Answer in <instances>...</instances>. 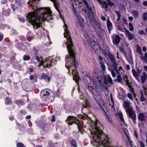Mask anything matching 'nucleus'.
I'll use <instances>...</instances> for the list:
<instances>
[{"mask_svg":"<svg viewBox=\"0 0 147 147\" xmlns=\"http://www.w3.org/2000/svg\"><path fill=\"white\" fill-rule=\"evenodd\" d=\"M89 137L91 138V143L93 146H98L99 145L104 147H107L110 143V138L98 127L96 122L94 127L89 130Z\"/></svg>","mask_w":147,"mask_h":147,"instance_id":"obj_3","label":"nucleus"},{"mask_svg":"<svg viewBox=\"0 0 147 147\" xmlns=\"http://www.w3.org/2000/svg\"><path fill=\"white\" fill-rule=\"evenodd\" d=\"M131 14L135 19H137L138 17L139 13L137 11H133L131 12Z\"/></svg>","mask_w":147,"mask_h":147,"instance_id":"obj_27","label":"nucleus"},{"mask_svg":"<svg viewBox=\"0 0 147 147\" xmlns=\"http://www.w3.org/2000/svg\"><path fill=\"white\" fill-rule=\"evenodd\" d=\"M107 26L109 31L110 32L113 28L112 23L110 22L109 19H107Z\"/></svg>","mask_w":147,"mask_h":147,"instance_id":"obj_19","label":"nucleus"},{"mask_svg":"<svg viewBox=\"0 0 147 147\" xmlns=\"http://www.w3.org/2000/svg\"><path fill=\"white\" fill-rule=\"evenodd\" d=\"M117 28L118 30H119L122 32H124L125 33L126 31L127 30L126 28H120L119 26H117Z\"/></svg>","mask_w":147,"mask_h":147,"instance_id":"obj_31","label":"nucleus"},{"mask_svg":"<svg viewBox=\"0 0 147 147\" xmlns=\"http://www.w3.org/2000/svg\"><path fill=\"white\" fill-rule=\"evenodd\" d=\"M102 53L104 54L106 57H107V55L109 56V54H110L109 52L107 51L106 52L105 51H103Z\"/></svg>","mask_w":147,"mask_h":147,"instance_id":"obj_43","label":"nucleus"},{"mask_svg":"<svg viewBox=\"0 0 147 147\" xmlns=\"http://www.w3.org/2000/svg\"><path fill=\"white\" fill-rule=\"evenodd\" d=\"M105 117L107 121L108 122L110 123H111V119H110V118L106 114Z\"/></svg>","mask_w":147,"mask_h":147,"instance_id":"obj_38","label":"nucleus"},{"mask_svg":"<svg viewBox=\"0 0 147 147\" xmlns=\"http://www.w3.org/2000/svg\"><path fill=\"white\" fill-rule=\"evenodd\" d=\"M51 121L53 122H54L55 121V115H53L52 116V118L51 119Z\"/></svg>","mask_w":147,"mask_h":147,"instance_id":"obj_48","label":"nucleus"},{"mask_svg":"<svg viewBox=\"0 0 147 147\" xmlns=\"http://www.w3.org/2000/svg\"><path fill=\"white\" fill-rule=\"evenodd\" d=\"M134 135L137 138H138V134L135 131H134Z\"/></svg>","mask_w":147,"mask_h":147,"instance_id":"obj_52","label":"nucleus"},{"mask_svg":"<svg viewBox=\"0 0 147 147\" xmlns=\"http://www.w3.org/2000/svg\"><path fill=\"white\" fill-rule=\"evenodd\" d=\"M123 77V79L126 82L127 84H129V80L128 79V77L127 76L124 74L123 75H122Z\"/></svg>","mask_w":147,"mask_h":147,"instance_id":"obj_29","label":"nucleus"},{"mask_svg":"<svg viewBox=\"0 0 147 147\" xmlns=\"http://www.w3.org/2000/svg\"><path fill=\"white\" fill-rule=\"evenodd\" d=\"M146 117L144 113H140L138 115V118L141 121H144Z\"/></svg>","mask_w":147,"mask_h":147,"instance_id":"obj_20","label":"nucleus"},{"mask_svg":"<svg viewBox=\"0 0 147 147\" xmlns=\"http://www.w3.org/2000/svg\"><path fill=\"white\" fill-rule=\"evenodd\" d=\"M123 21L125 24H127V20L126 19H125L124 18H123Z\"/></svg>","mask_w":147,"mask_h":147,"instance_id":"obj_53","label":"nucleus"},{"mask_svg":"<svg viewBox=\"0 0 147 147\" xmlns=\"http://www.w3.org/2000/svg\"><path fill=\"white\" fill-rule=\"evenodd\" d=\"M118 67V65L116 64V65L114 66H112L111 68L113 69L116 72L117 75V78L119 82H121L122 80V78L121 75H123L124 74V71L122 67L121 66L119 67L118 69H117Z\"/></svg>","mask_w":147,"mask_h":147,"instance_id":"obj_6","label":"nucleus"},{"mask_svg":"<svg viewBox=\"0 0 147 147\" xmlns=\"http://www.w3.org/2000/svg\"><path fill=\"white\" fill-rule=\"evenodd\" d=\"M93 94V97L94 99L97 102V95H98V96L99 98H100V91L98 92L97 89L95 90V91L94 92Z\"/></svg>","mask_w":147,"mask_h":147,"instance_id":"obj_17","label":"nucleus"},{"mask_svg":"<svg viewBox=\"0 0 147 147\" xmlns=\"http://www.w3.org/2000/svg\"><path fill=\"white\" fill-rule=\"evenodd\" d=\"M128 19L131 22L133 19L132 17L129 16L128 18Z\"/></svg>","mask_w":147,"mask_h":147,"instance_id":"obj_55","label":"nucleus"},{"mask_svg":"<svg viewBox=\"0 0 147 147\" xmlns=\"http://www.w3.org/2000/svg\"><path fill=\"white\" fill-rule=\"evenodd\" d=\"M84 35L86 39V41L89 45H90L94 49V47H95V42L94 40V37L93 35L90 34L89 35L86 32H84Z\"/></svg>","mask_w":147,"mask_h":147,"instance_id":"obj_7","label":"nucleus"},{"mask_svg":"<svg viewBox=\"0 0 147 147\" xmlns=\"http://www.w3.org/2000/svg\"><path fill=\"white\" fill-rule=\"evenodd\" d=\"M34 12L28 13L27 18L29 22L37 29L42 25L41 21H48L52 20V12L50 9L47 8L40 9L36 7Z\"/></svg>","mask_w":147,"mask_h":147,"instance_id":"obj_2","label":"nucleus"},{"mask_svg":"<svg viewBox=\"0 0 147 147\" xmlns=\"http://www.w3.org/2000/svg\"><path fill=\"white\" fill-rule=\"evenodd\" d=\"M41 78L42 79H44L46 81H47L49 82H50L51 77L44 73H42L41 76Z\"/></svg>","mask_w":147,"mask_h":147,"instance_id":"obj_22","label":"nucleus"},{"mask_svg":"<svg viewBox=\"0 0 147 147\" xmlns=\"http://www.w3.org/2000/svg\"><path fill=\"white\" fill-rule=\"evenodd\" d=\"M3 38V36L2 35H0V41H1Z\"/></svg>","mask_w":147,"mask_h":147,"instance_id":"obj_58","label":"nucleus"},{"mask_svg":"<svg viewBox=\"0 0 147 147\" xmlns=\"http://www.w3.org/2000/svg\"><path fill=\"white\" fill-rule=\"evenodd\" d=\"M119 115L120 120V123L121 126L123 128V130L125 129H126L127 127V125L125 124L123 117V115L121 112H119Z\"/></svg>","mask_w":147,"mask_h":147,"instance_id":"obj_11","label":"nucleus"},{"mask_svg":"<svg viewBox=\"0 0 147 147\" xmlns=\"http://www.w3.org/2000/svg\"><path fill=\"white\" fill-rule=\"evenodd\" d=\"M127 96L128 97L130 100H132L133 98H132V95L131 94L129 93H128L127 94Z\"/></svg>","mask_w":147,"mask_h":147,"instance_id":"obj_44","label":"nucleus"},{"mask_svg":"<svg viewBox=\"0 0 147 147\" xmlns=\"http://www.w3.org/2000/svg\"><path fill=\"white\" fill-rule=\"evenodd\" d=\"M119 49L120 51L123 53H125V51L124 49L122 47H120Z\"/></svg>","mask_w":147,"mask_h":147,"instance_id":"obj_49","label":"nucleus"},{"mask_svg":"<svg viewBox=\"0 0 147 147\" xmlns=\"http://www.w3.org/2000/svg\"><path fill=\"white\" fill-rule=\"evenodd\" d=\"M23 60L24 61L29 60L30 59V57L29 56L27 55H24L23 56Z\"/></svg>","mask_w":147,"mask_h":147,"instance_id":"obj_34","label":"nucleus"},{"mask_svg":"<svg viewBox=\"0 0 147 147\" xmlns=\"http://www.w3.org/2000/svg\"><path fill=\"white\" fill-rule=\"evenodd\" d=\"M81 117L82 119H86L88 117V115H85L84 116H82Z\"/></svg>","mask_w":147,"mask_h":147,"instance_id":"obj_51","label":"nucleus"},{"mask_svg":"<svg viewBox=\"0 0 147 147\" xmlns=\"http://www.w3.org/2000/svg\"><path fill=\"white\" fill-rule=\"evenodd\" d=\"M120 40L119 36L117 35H115L113 38V42L115 44H118Z\"/></svg>","mask_w":147,"mask_h":147,"instance_id":"obj_18","label":"nucleus"},{"mask_svg":"<svg viewBox=\"0 0 147 147\" xmlns=\"http://www.w3.org/2000/svg\"><path fill=\"white\" fill-rule=\"evenodd\" d=\"M111 74L113 78H115L116 76L115 73L113 69L111 71Z\"/></svg>","mask_w":147,"mask_h":147,"instance_id":"obj_45","label":"nucleus"},{"mask_svg":"<svg viewBox=\"0 0 147 147\" xmlns=\"http://www.w3.org/2000/svg\"><path fill=\"white\" fill-rule=\"evenodd\" d=\"M140 147H145L144 143L141 142H139Z\"/></svg>","mask_w":147,"mask_h":147,"instance_id":"obj_47","label":"nucleus"},{"mask_svg":"<svg viewBox=\"0 0 147 147\" xmlns=\"http://www.w3.org/2000/svg\"><path fill=\"white\" fill-rule=\"evenodd\" d=\"M19 20L23 22H24V18H20L19 19Z\"/></svg>","mask_w":147,"mask_h":147,"instance_id":"obj_59","label":"nucleus"},{"mask_svg":"<svg viewBox=\"0 0 147 147\" xmlns=\"http://www.w3.org/2000/svg\"><path fill=\"white\" fill-rule=\"evenodd\" d=\"M126 67L128 70H129L130 69V67L129 65H127Z\"/></svg>","mask_w":147,"mask_h":147,"instance_id":"obj_63","label":"nucleus"},{"mask_svg":"<svg viewBox=\"0 0 147 147\" xmlns=\"http://www.w3.org/2000/svg\"><path fill=\"white\" fill-rule=\"evenodd\" d=\"M70 144L73 147H77V144L76 141L74 140H72L70 142Z\"/></svg>","mask_w":147,"mask_h":147,"instance_id":"obj_28","label":"nucleus"},{"mask_svg":"<svg viewBox=\"0 0 147 147\" xmlns=\"http://www.w3.org/2000/svg\"><path fill=\"white\" fill-rule=\"evenodd\" d=\"M141 99L140 100L142 102H144L145 101L146 99L144 97L143 94L142 93V91H141Z\"/></svg>","mask_w":147,"mask_h":147,"instance_id":"obj_36","label":"nucleus"},{"mask_svg":"<svg viewBox=\"0 0 147 147\" xmlns=\"http://www.w3.org/2000/svg\"><path fill=\"white\" fill-rule=\"evenodd\" d=\"M142 50L143 51L146 52V48L145 47H143Z\"/></svg>","mask_w":147,"mask_h":147,"instance_id":"obj_56","label":"nucleus"},{"mask_svg":"<svg viewBox=\"0 0 147 147\" xmlns=\"http://www.w3.org/2000/svg\"><path fill=\"white\" fill-rule=\"evenodd\" d=\"M17 147H25L24 145L21 143H18L17 145Z\"/></svg>","mask_w":147,"mask_h":147,"instance_id":"obj_40","label":"nucleus"},{"mask_svg":"<svg viewBox=\"0 0 147 147\" xmlns=\"http://www.w3.org/2000/svg\"><path fill=\"white\" fill-rule=\"evenodd\" d=\"M9 119L11 120H12L14 119V117L13 116H11L9 117Z\"/></svg>","mask_w":147,"mask_h":147,"instance_id":"obj_60","label":"nucleus"},{"mask_svg":"<svg viewBox=\"0 0 147 147\" xmlns=\"http://www.w3.org/2000/svg\"><path fill=\"white\" fill-rule=\"evenodd\" d=\"M144 70L147 72V66H144Z\"/></svg>","mask_w":147,"mask_h":147,"instance_id":"obj_62","label":"nucleus"},{"mask_svg":"<svg viewBox=\"0 0 147 147\" xmlns=\"http://www.w3.org/2000/svg\"><path fill=\"white\" fill-rule=\"evenodd\" d=\"M109 59L112 63L113 65L112 66H114V65H116L117 63L115 61L114 55L111 54H109Z\"/></svg>","mask_w":147,"mask_h":147,"instance_id":"obj_16","label":"nucleus"},{"mask_svg":"<svg viewBox=\"0 0 147 147\" xmlns=\"http://www.w3.org/2000/svg\"><path fill=\"white\" fill-rule=\"evenodd\" d=\"M50 94V93L48 90L45 89L42 90L40 92V96L42 100L45 101Z\"/></svg>","mask_w":147,"mask_h":147,"instance_id":"obj_10","label":"nucleus"},{"mask_svg":"<svg viewBox=\"0 0 147 147\" xmlns=\"http://www.w3.org/2000/svg\"><path fill=\"white\" fill-rule=\"evenodd\" d=\"M93 23H91V24L92 26L95 28V29L99 28L100 27L101 25L100 23L96 21H93Z\"/></svg>","mask_w":147,"mask_h":147,"instance_id":"obj_15","label":"nucleus"},{"mask_svg":"<svg viewBox=\"0 0 147 147\" xmlns=\"http://www.w3.org/2000/svg\"><path fill=\"white\" fill-rule=\"evenodd\" d=\"M141 71L139 69L135 70L134 69H132V73L134 77L138 81V82H140L139 77L140 76Z\"/></svg>","mask_w":147,"mask_h":147,"instance_id":"obj_12","label":"nucleus"},{"mask_svg":"<svg viewBox=\"0 0 147 147\" xmlns=\"http://www.w3.org/2000/svg\"><path fill=\"white\" fill-rule=\"evenodd\" d=\"M143 20H147V13H144L143 16Z\"/></svg>","mask_w":147,"mask_h":147,"instance_id":"obj_39","label":"nucleus"},{"mask_svg":"<svg viewBox=\"0 0 147 147\" xmlns=\"http://www.w3.org/2000/svg\"><path fill=\"white\" fill-rule=\"evenodd\" d=\"M143 4L144 5L147 6V1H144L143 2Z\"/></svg>","mask_w":147,"mask_h":147,"instance_id":"obj_57","label":"nucleus"},{"mask_svg":"<svg viewBox=\"0 0 147 147\" xmlns=\"http://www.w3.org/2000/svg\"><path fill=\"white\" fill-rule=\"evenodd\" d=\"M101 67L103 70H105V67L103 63L100 62V63Z\"/></svg>","mask_w":147,"mask_h":147,"instance_id":"obj_42","label":"nucleus"},{"mask_svg":"<svg viewBox=\"0 0 147 147\" xmlns=\"http://www.w3.org/2000/svg\"><path fill=\"white\" fill-rule=\"evenodd\" d=\"M123 106L128 117L132 120L134 124H136V115L134 110V108L131 106L130 103L128 101H125L123 102Z\"/></svg>","mask_w":147,"mask_h":147,"instance_id":"obj_4","label":"nucleus"},{"mask_svg":"<svg viewBox=\"0 0 147 147\" xmlns=\"http://www.w3.org/2000/svg\"><path fill=\"white\" fill-rule=\"evenodd\" d=\"M76 121V118L74 116H69L67 118V120H66V122L69 125H72L73 123H75L77 125L79 131L82 134H83V131H82V126L81 124L79 123V121L78 120Z\"/></svg>","mask_w":147,"mask_h":147,"instance_id":"obj_5","label":"nucleus"},{"mask_svg":"<svg viewBox=\"0 0 147 147\" xmlns=\"http://www.w3.org/2000/svg\"><path fill=\"white\" fill-rule=\"evenodd\" d=\"M33 78H34V77H33V76H32V75H31V76H30L29 77V78H30V80H32L33 79Z\"/></svg>","mask_w":147,"mask_h":147,"instance_id":"obj_61","label":"nucleus"},{"mask_svg":"<svg viewBox=\"0 0 147 147\" xmlns=\"http://www.w3.org/2000/svg\"><path fill=\"white\" fill-rule=\"evenodd\" d=\"M138 33L140 35H143L144 33V32L143 30H141L138 31Z\"/></svg>","mask_w":147,"mask_h":147,"instance_id":"obj_46","label":"nucleus"},{"mask_svg":"<svg viewBox=\"0 0 147 147\" xmlns=\"http://www.w3.org/2000/svg\"><path fill=\"white\" fill-rule=\"evenodd\" d=\"M129 29L130 31H132L134 30V27L132 24L131 23L129 24Z\"/></svg>","mask_w":147,"mask_h":147,"instance_id":"obj_37","label":"nucleus"},{"mask_svg":"<svg viewBox=\"0 0 147 147\" xmlns=\"http://www.w3.org/2000/svg\"><path fill=\"white\" fill-rule=\"evenodd\" d=\"M64 28L65 30L64 36L67 38L68 41L67 43V47L69 54V55L65 58L66 62L65 66L68 69L69 73H70L71 71H72L73 76V80L78 84L79 77L75 69L76 62L73 50V45L70 35V32L67 29V26L66 24H65Z\"/></svg>","mask_w":147,"mask_h":147,"instance_id":"obj_1","label":"nucleus"},{"mask_svg":"<svg viewBox=\"0 0 147 147\" xmlns=\"http://www.w3.org/2000/svg\"><path fill=\"white\" fill-rule=\"evenodd\" d=\"M147 79V75L144 72L143 73V75L141 76V79L142 82L144 84L145 82Z\"/></svg>","mask_w":147,"mask_h":147,"instance_id":"obj_21","label":"nucleus"},{"mask_svg":"<svg viewBox=\"0 0 147 147\" xmlns=\"http://www.w3.org/2000/svg\"><path fill=\"white\" fill-rule=\"evenodd\" d=\"M115 11L117 16V21H119L120 20L121 17V15L120 12L119 11H117L116 10H115Z\"/></svg>","mask_w":147,"mask_h":147,"instance_id":"obj_32","label":"nucleus"},{"mask_svg":"<svg viewBox=\"0 0 147 147\" xmlns=\"http://www.w3.org/2000/svg\"><path fill=\"white\" fill-rule=\"evenodd\" d=\"M138 126L140 127L141 131L143 130L144 128V126L142 122H141V123H139Z\"/></svg>","mask_w":147,"mask_h":147,"instance_id":"obj_33","label":"nucleus"},{"mask_svg":"<svg viewBox=\"0 0 147 147\" xmlns=\"http://www.w3.org/2000/svg\"><path fill=\"white\" fill-rule=\"evenodd\" d=\"M125 34V35L126 37H127L130 40H132L134 38V36L132 33L128 30L126 31Z\"/></svg>","mask_w":147,"mask_h":147,"instance_id":"obj_14","label":"nucleus"},{"mask_svg":"<svg viewBox=\"0 0 147 147\" xmlns=\"http://www.w3.org/2000/svg\"><path fill=\"white\" fill-rule=\"evenodd\" d=\"M107 2L102 1L100 0H98L99 2L100 3V5L101 8L104 9L106 11H108L109 9V7L107 5V4L110 6H112L114 5L113 3L111 2L110 0H106Z\"/></svg>","mask_w":147,"mask_h":147,"instance_id":"obj_8","label":"nucleus"},{"mask_svg":"<svg viewBox=\"0 0 147 147\" xmlns=\"http://www.w3.org/2000/svg\"><path fill=\"white\" fill-rule=\"evenodd\" d=\"M83 107L85 108L88 107L89 106V103L86 100L84 102V103L83 105Z\"/></svg>","mask_w":147,"mask_h":147,"instance_id":"obj_41","label":"nucleus"},{"mask_svg":"<svg viewBox=\"0 0 147 147\" xmlns=\"http://www.w3.org/2000/svg\"><path fill=\"white\" fill-rule=\"evenodd\" d=\"M101 18L103 21H105L106 20L105 18L102 15L101 16Z\"/></svg>","mask_w":147,"mask_h":147,"instance_id":"obj_50","label":"nucleus"},{"mask_svg":"<svg viewBox=\"0 0 147 147\" xmlns=\"http://www.w3.org/2000/svg\"><path fill=\"white\" fill-rule=\"evenodd\" d=\"M107 80L110 84H112L113 82L112 80L111 77L109 76H108L107 78Z\"/></svg>","mask_w":147,"mask_h":147,"instance_id":"obj_35","label":"nucleus"},{"mask_svg":"<svg viewBox=\"0 0 147 147\" xmlns=\"http://www.w3.org/2000/svg\"><path fill=\"white\" fill-rule=\"evenodd\" d=\"M3 14L5 16H8L9 15V13L8 12H5L4 11L3 12Z\"/></svg>","mask_w":147,"mask_h":147,"instance_id":"obj_54","label":"nucleus"},{"mask_svg":"<svg viewBox=\"0 0 147 147\" xmlns=\"http://www.w3.org/2000/svg\"><path fill=\"white\" fill-rule=\"evenodd\" d=\"M17 48L20 50L25 51L26 48L24 45L21 43H18L17 45Z\"/></svg>","mask_w":147,"mask_h":147,"instance_id":"obj_24","label":"nucleus"},{"mask_svg":"<svg viewBox=\"0 0 147 147\" xmlns=\"http://www.w3.org/2000/svg\"><path fill=\"white\" fill-rule=\"evenodd\" d=\"M5 102L6 105H10L11 103V100L10 98L7 97L5 100Z\"/></svg>","mask_w":147,"mask_h":147,"instance_id":"obj_30","label":"nucleus"},{"mask_svg":"<svg viewBox=\"0 0 147 147\" xmlns=\"http://www.w3.org/2000/svg\"><path fill=\"white\" fill-rule=\"evenodd\" d=\"M30 71L31 72H32L34 71V69L33 68H30L29 69Z\"/></svg>","mask_w":147,"mask_h":147,"instance_id":"obj_64","label":"nucleus"},{"mask_svg":"<svg viewBox=\"0 0 147 147\" xmlns=\"http://www.w3.org/2000/svg\"><path fill=\"white\" fill-rule=\"evenodd\" d=\"M42 58V57H41L40 58L38 59V60H37L38 61L39 63H40L39 64V66H41L43 65V67H46V65H45L44 63L45 62L46 59H45L44 61L42 60V59H41Z\"/></svg>","mask_w":147,"mask_h":147,"instance_id":"obj_25","label":"nucleus"},{"mask_svg":"<svg viewBox=\"0 0 147 147\" xmlns=\"http://www.w3.org/2000/svg\"><path fill=\"white\" fill-rule=\"evenodd\" d=\"M109 106L112 109L114 110H115V104L112 98L111 97V101L109 104Z\"/></svg>","mask_w":147,"mask_h":147,"instance_id":"obj_26","label":"nucleus"},{"mask_svg":"<svg viewBox=\"0 0 147 147\" xmlns=\"http://www.w3.org/2000/svg\"><path fill=\"white\" fill-rule=\"evenodd\" d=\"M76 15L78 19V22L80 24L81 26H82L84 24V19L82 17L80 13H76Z\"/></svg>","mask_w":147,"mask_h":147,"instance_id":"obj_13","label":"nucleus"},{"mask_svg":"<svg viewBox=\"0 0 147 147\" xmlns=\"http://www.w3.org/2000/svg\"><path fill=\"white\" fill-rule=\"evenodd\" d=\"M136 50V52L137 53L139 54L141 56H140L141 59H144V58L142 56V53L141 51V49L140 47L139 46H137V47Z\"/></svg>","mask_w":147,"mask_h":147,"instance_id":"obj_23","label":"nucleus"},{"mask_svg":"<svg viewBox=\"0 0 147 147\" xmlns=\"http://www.w3.org/2000/svg\"><path fill=\"white\" fill-rule=\"evenodd\" d=\"M57 62L55 59H52L51 57H49L46 59L44 64L46 65V67L49 68L56 64Z\"/></svg>","mask_w":147,"mask_h":147,"instance_id":"obj_9","label":"nucleus"}]
</instances>
